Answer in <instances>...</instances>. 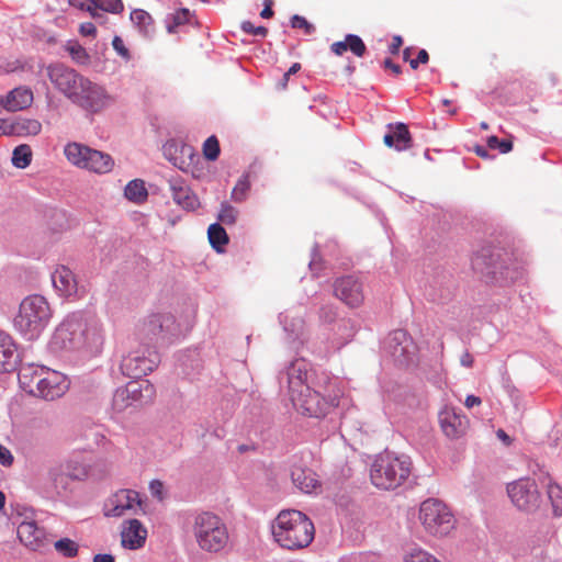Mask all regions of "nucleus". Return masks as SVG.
<instances>
[{
  "label": "nucleus",
  "instance_id": "62",
  "mask_svg": "<svg viewBox=\"0 0 562 562\" xmlns=\"http://www.w3.org/2000/svg\"><path fill=\"white\" fill-rule=\"evenodd\" d=\"M383 142L387 147H395L394 135L391 132L384 135Z\"/></svg>",
  "mask_w": 562,
  "mask_h": 562
},
{
  "label": "nucleus",
  "instance_id": "21",
  "mask_svg": "<svg viewBox=\"0 0 562 562\" xmlns=\"http://www.w3.org/2000/svg\"><path fill=\"white\" fill-rule=\"evenodd\" d=\"M18 537L26 548L34 551L48 543L45 530L35 521H22L18 527Z\"/></svg>",
  "mask_w": 562,
  "mask_h": 562
},
{
  "label": "nucleus",
  "instance_id": "44",
  "mask_svg": "<svg viewBox=\"0 0 562 562\" xmlns=\"http://www.w3.org/2000/svg\"><path fill=\"white\" fill-rule=\"evenodd\" d=\"M487 146L491 149H498L502 154H507L513 149V142L509 139H499L497 136L487 138Z\"/></svg>",
  "mask_w": 562,
  "mask_h": 562
},
{
  "label": "nucleus",
  "instance_id": "64",
  "mask_svg": "<svg viewBox=\"0 0 562 562\" xmlns=\"http://www.w3.org/2000/svg\"><path fill=\"white\" fill-rule=\"evenodd\" d=\"M393 339L397 341H402L403 339L406 340V333L402 330L395 331L393 335Z\"/></svg>",
  "mask_w": 562,
  "mask_h": 562
},
{
  "label": "nucleus",
  "instance_id": "23",
  "mask_svg": "<svg viewBox=\"0 0 562 562\" xmlns=\"http://www.w3.org/2000/svg\"><path fill=\"white\" fill-rule=\"evenodd\" d=\"M484 257V255L476 256L473 259V266L480 269L483 273L491 276L496 281H498L501 277V271L503 269L505 270L507 265H512V259L514 258L512 254L505 250H497L491 254L490 261L486 263V267L482 268L481 261Z\"/></svg>",
  "mask_w": 562,
  "mask_h": 562
},
{
  "label": "nucleus",
  "instance_id": "38",
  "mask_svg": "<svg viewBox=\"0 0 562 562\" xmlns=\"http://www.w3.org/2000/svg\"><path fill=\"white\" fill-rule=\"evenodd\" d=\"M65 48L77 64H87L89 61V54L78 42H68Z\"/></svg>",
  "mask_w": 562,
  "mask_h": 562
},
{
  "label": "nucleus",
  "instance_id": "60",
  "mask_svg": "<svg viewBox=\"0 0 562 562\" xmlns=\"http://www.w3.org/2000/svg\"><path fill=\"white\" fill-rule=\"evenodd\" d=\"M496 435L497 438L501 439L506 446L512 443L510 437L503 429H498Z\"/></svg>",
  "mask_w": 562,
  "mask_h": 562
},
{
  "label": "nucleus",
  "instance_id": "16",
  "mask_svg": "<svg viewBox=\"0 0 562 562\" xmlns=\"http://www.w3.org/2000/svg\"><path fill=\"white\" fill-rule=\"evenodd\" d=\"M87 475L86 469L77 461H65L53 465L48 476L56 488L66 490L70 481L82 480Z\"/></svg>",
  "mask_w": 562,
  "mask_h": 562
},
{
  "label": "nucleus",
  "instance_id": "45",
  "mask_svg": "<svg viewBox=\"0 0 562 562\" xmlns=\"http://www.w3.org/2000/svg\"><path fill=\"white\" fill-rule=\"evenodd\" d=\"M291 26L293 29H302L307 35L315 31V26L313 24H311L304 16L297 14L291 18Z\"/></svg>",
  "mask_w": 562,
  "mask_h": 562
},
{
  "label": "nucleus",
  "instance_id": "31",
  "mask_svg": "<svg viewBox=\"0 0 562 562\" xmlns=\"http://www.w3.org/2000/svg\"><path fill=\"white\" fill-rule=\"evenodd\" d=\"M33 153L29 145L22 144L14 148L12 153V165L19 169H25L32 162Z\"/></svg>",
  "mask_w": 562,
  "mask_h": 562
},
{
  "label": "nucleus",
  "instance_id": "59",
  "mask_svg": "<svg viewBox=\"0 0 562 562\" xmlns=\"http://www.w3.org/2000/svg\"><path fill=\"white\" fill-rule=\"evenodd\" d=\"M93 562H115L114 557L111 554H95L93 557Z\"/></svg>",
  "mask_w": 562,
  "mask_h": 562
},
{
  "label": "nucleus",
  "instance_id": "32",
  "mask_svg": "<svg viewBox=\"0 0 562 562\" xmlns=\"http://www.w3.org/2000/svg\"><path fill=\"white\" fill-rule=\"evenodd\" d=\"M131 21L144 34H148L153 29V19L145 10H133L131 12Z\"/></svg>",
  "mask_w": 562,
  "mask_h": 562
},
{
  "label": "nucleus",
  "instance_id": "8",
  "mask_svg": "<svg viewBox=\"0 0 562 562\" xmlns=\"http://www.w3.org/2000/svg\"><path fill=\"white\" fill-rule=\"evenodd\" d=\"M52 317L48 302L42 295L34 294L25 297L14 318L15 328L27 339L38 337Z\"/></svg>",
  "mask_w": 562,
  "mask_h": 562
},
{
  "label": "nucleus",
  "instance_id": "22",
  "mask_svg": "<svg viewBox=\"0 0 562 562\" xmlns=\"http://www.w3.org/2000/svg\"><path fill=\"white\" fill-rule=\"evenodd\" d=\"M173 323V316L169 313H153L143 321L139 330L145 337L154 339L168 331Z\"/></svg>",
  "mask_w": 562,
  "mask_h": 562
},
{
  "label": "nucleus",
  "instance_id": "42",
  "mask_svg": "<svg viewBox=\"0 0 562 562\" xmlns=\"http://www.w3.org/2000/svg\"><path fill=\"white\" fill-rule=\"evenodd\" d=\"M405 562H440L436 557L422 549H414L405 557Z\"/></svg>",
  "mask_w": 562,
  "mask_h": 562
},
{
  "label": "nucleus",
  "instance_id": "9",
  "mask_svg": "<svg viewBox=\"0 0 562 562\" xmlns=\"http://www.w3.org/2000/svg\"><path fill=\"white\" fill-rule=\"evenodd\" d=\"M418 518L425 531L435 537H445L456 527L450 508L436 498H428L420 504Z\"/></svg>",
  "mask_w": 562,
  "mask_h": 562
},
{
  "label": "nucleus",
  "instance_id": "19",
  "mask_svg": "<svg viewBox=\"0 0 562 562\" xmlns=\"http://www.w3.org/2000/svg\"><path fill=\"white\" fill-rule=\"evenodd\" d=\"M52 281L56 291L65 297H78L81 295L74 272L66 266H59L52 274Z\"/></svg>",
  "mask_w": 562,
  "mask_h": 562
},
{
  "label": "nucleus",
  "instance_id": "43",
  "mask_svg": "<svg viewBox=\"0 0 562 562\" xmlns=\"http://www.w3.org/2000/svg\"><path fill=\"white\" fill-rule=\"evenodd\" d=\"M337 330L340 334V344H345L350 340L355 335L352 322L350 319L342 318L336 324Z\"/></svg>",
  "mask_w": 562,
  "mask_h": 562
},
{
  "label": "nucleus",
  "instance_id": "30",
  "mask_svg": "<svg viewBox=\"0 0 562 562\" xmlns=\"http://www.w3.org/2000/svg\"><path fill=\"white\" fill-rule=\"evenodd\" d=\"M126 199L132 202L140 203L147 199V190L143 180L135 179L130 181L124 190Z\"/></svg>",
  "mask_w": 562,
  "mask_h": 562
},
{
  "label": "nucleus",
  "instance_id": "7",
  "mask_svg": "<svg viewBox=\"0 0 562 562\" xmlns=\"http://www.w3.org/2000/svg\"><path fill=\"white\" fill-rule=\"evenodd\" d=\"M411 472L412 462L408 457L383 452L371 464L370 480L375 487L389 491L401 486Z\"/></svg>",
  "mask_w": 562,
  "mask_h": 562
},
{
  "label": "nucleus",
  "instance_id": "34",
  "mask_svg": "<svg viewBox=\"0 0 562 562\" xmlns=\"http://www.w3.org/2000/svg\"><path fill=\"white\" fill-rule=\"evenodd\" d=\"M521 277H522V268H521L520 263L515 258H513L512 265H507L505 270L503 269L501 271V277L498 279V282L512 283Z\"/></svg>",
  "mask_w": 562,
  "mask_h": 562
},
{
  "label": "nucleus",
  "instance_id": "51",
  "mask_svg": "<svg viewBox=\"0 0 562 562\" xmlns=\"http://www.w3.org/2000/svg\"><path fill=\"white\" fill-rule=\"evenodd\" d=\"M189 14H190V12L188 9H182V10L177 11L173 15L175 24L180 25V24H184L186 22H188Z\"/></svg>",
  "mask_w": 562,
  "mask_h": 562
},
{
  "label": "nucleus",
  "instance_id": "54",
  "mask_svg": "<svg viewBox=\"0 0 562 562\" xmlns=\"http://www.w3.org/2000/svg\"><path fill=\"white\" fill-rule=\"evenodd\" d=\"M265 8L260 12V16L263 19H270L273 16L274 12L272 10V0H265Z\"/></svg>",
  "mask_w": 562,
  "mask_h": 562
},
{
  "label": "nucleus",
  "instance_id": "17",
  "mask_svg": "<svg viewBox=\"0 0 562 562\" xmlns=\"http://www.w3.org/2000/svg\"><path fill=\"white\" fill-rule=\"evenodd\" d=\"M147 538V529L138 519L123 521L121 528V544L130 550L144 547Z\"/></svg>",
  "mask_w": 562,
  "mask_h": 562
},
{
  "label": "nucleus",
  "instance_id": "2",
  "mask_svg": "<svg viewBox=\"0 0 562 562\" xmlns=\"http://www.w3.org/2000/svg\"><path fill=\"white\" fill-rule=\"evenodd\" d=\"M45 72L59 93L87 112L98 113L110 103V97L103 87L64 64H49L45 67Z\"/></svg>",
  "mask_w": 562,
  "mask_h": 562
},
{
  "label": "nucleus",
  "instance_id": "41",
  "mask_svg": "<svg viewBox=\"0 0 562 562\" xmlns=\"http://www.w3.org/2000/svg\"><path fill=\"white\" fill-rule=\"evenodd\" d=\"M249 189H250V182H249L248 176H243L237 181L236 186L233 188L232 199L235 202H243L246 199Z\"/></svg>",
  "mask_w": 562,
  "mask_h": 562
},
{
  "label": "nucleus",
  "instance_id": "12",
  "mask_svg": "<svg viewBox=\"0 0 562 562\" xmlns=\"http://www.w3.org/2000/svg\"><path fill=\"white\" fill-rule=\"evenodd\" d=\"M159 362L160 357L155 349H136L123 357L120 369L125 376L138 379L154 371Z\"/></svg>",
  "mask_w": 562,
  "mask_h": 562
},
{
  "label": "nucleus",
  "instance_id": "63",
  "mask_svg": "<svg viewBox=\"0 0 562 562\" xmlns=\"http://www.w3.org/2000/svg\"><path fill=\"white\" fill-rule=\"evenodd\" d=\"M7 128H9V124L5 120L0 119V135H9Z\"/></svg>",
  "mask_w": 562,
  "mask_h": 562
},
{
  "label": "nucleus",
  "instance_id": "37",
  "mask_svg": "<svg viewBox=\"0 0 562 562\" xmlns=\"http://www.w3.org/2000/svg\"><path fill=\"white\" fill-rule=\"evenodd\" d=\"M548 497L552 504L553 513L557 516L562 515V487L555 483L548 485Z\"/></svg>",
  "mask_w": 562,
  "mask_h": 562
},
{
  "label": "nucleus",
  "instance_id": "61",
  "mask_svg": "<svg viewBox=\"0 0 562 562\" xmlns=\"http://www.w3.org/2000/svg\"><path fill=\"white\" fill-rule=\"evenodd\" d=\"M416 58L420 64H427L429 60V55L427 50L420 49Z\"/></svg>",
  "mask_w": 562,
  "mask_h": 562
},
{
  "label": "nucleus",
  "instance_id": "6",
  "mask_svg": "<svg viewBox=\"0 0 562 562\" xmlns=\"http://www.w3.org/2000/svg\"><path fill=\"white\" fill-rule=\"evenodd\" d=\"M100 329L81 315L67 317L55 330L53 345L59 349H97L101 345Z\"/></svg>",
  "mask_w": 562,
  "mask_h": 562
},
{
  "label": "nucleus",
  "instance_id": "46",
  "mask_svg": "<svg viewBox=\"0 0 562 562\" xmlns=\"http://www.w3.org/2000/svg\"><path fill=\"white\" fill-rule=\"evenodd\" d=\"M113 49L120 55L123 59L130 60L131 54L128 48L125 46L124 41L120 36H114L112 41Z\"/></svg>",
  "mask_w": 562,
  "mask_h": 562
},
{
  "label": "nucleus",
  "instance_id": "20",
  "mask_svg": "<svg viewBox=\"0 0 562 562\" xmlns=\"http://www.w3.org/2000/svg\"><path fill=\"white\" fill-rule=\"evenodd\" d=\"M172 200L184 210L193 211L199 207L200 201L187 182L180 177L169 180Z\"/></svg>",
  "mask_w": 562,
  "mask_h": 562
},
{
  "label": "nucleus",
  "instance_id": "58",
  "mask_svg": "<svg viewBox=\"0 0 562 562\" xmlns=\"http://www.w3.org/2000/svg\"><path fill=\"white\" fill-rule=\"evenodd\" d=\"M460 362L462 366L467 367V368H471L473 366V357L470 352L465 351L461 358H460Z\"/></svg>",
  "mask_w": 562,
  "mask_h": 562
},
{
  "label": "nucleus",
  "instance_id": "36",
  "mask_svg": "<svg viewBox=\"0 0 562 562\" xmlns=\"http://www.w3.org/2000/svg\"><path fill=\"white\" fill-rule=\"evenodd\" d=\"M55 550L66 558H75L78 554L79 547L78 544L69 539L61 538L54 543Z\"/></svg>",
  "mask_w": 562,
  "mask_h": 562
},
{
  "label": "nucleus",
  "instance_id": "29",
  "mask_svg": "<svg viewBox=\"0 0 562 562\" xmlns=\"http://www.w3.org/2000/svg\"><path fill=\"white\" fill-rule=\"evenodd\" d=\"M387 128L394 135L396 150L401 151L412 147V136L406 124H389Z\"/></svg>",
  "mask_w": 562,
  "mask_h": 562
},
{
  "label": "nucleus",
  "instance_id": "27",
  "mask_svg": "<svg viewBox=\"0 0 562 562\" xmlns=\"http://www.w3.org/2000/svg\"><path fill=\"white\" fill-rule=\"evenodd\" d=\"M291 477L294 485L304 493H312L319 485L316 473L310 469L294 467Z\"/></svg>",
  "mask_w": 562,
  "mask_h": 562
},
{
  "label": "nucleus",
  "instance_id": "57",
  "mask_svg": "<svg viewBox=\"0 0 562 562\" xmlns=\"http://www.w3.org/2000/svg\"><path fill=\"white\" fill-rule=\"evenodd\" d=\"M383 65H384V67H385L386 69L392 70V72H393L394 75H396V76H397V75H400V74H401V71H402V70H401L400 65L394 64V63H393L391 59H389V58H386V59L383 61Z\"/></svg>",
  "mask_w": 562,
  "mask_h": 562
},
{
  "label": "nucleus",
  "instance_id": "10",
  "mask_svg": "<svg viewBox=\"0 0 562 562\" xmlns=\"http://www.w3.org/2000/svg\"><path fill=\"white\" fill-rule=\"evenodd\" d=\"M64 154L71 165L98 175L109 173L114 167V160L109 154L80 143H68Z\"/></svg>",
  "mask_w": 562,
  "mask_h": 562
},
{
  "label": "nucleus",
  "instance_id": "5",
  "mask_svg": "<svg viewBox=\"0 0 562 562\" xmlns=\"http://www.w3.org/2000/svg\"><path fill=\"white\" fill-rule=\"evenodd\" d=\"M19 382L29 394L46 401L61 397L69 389V381L65 374L37 366L22 368Z\"/></svg>",
  "mask_w": 562,
  "mask_h": 562
},
{
  "label": "nucleus",
  "instance_id": "49",
  "mask_svg": "<svg viewBox=\"0 0 562 562\" xmlns=\"http://www.w3.org/2000/svg\"><path fill=\"white\" fill-rule=\"evenodd\" d=\"M79 33L82 36L95 37L97 36V27L92 22H85V23L80 24Z\"/></svg>",
  "mask_w": 562,
  "mask_h": 562
},
{
  "label": "nucleus",
  "instance_id": "33",
  "mask_svg": "<svg viewBox=\"0 0 562 562\" xmlns=\"http://www.w3.org/2000/svg\"><path fill=\"white\" fill-rule=\"evenodd\" d=\"M210 244L216 249L221 248L228 243V236L225 229L217 223L211 224L207 229Z\"/></svg>",
  "mask_w": 562,
  "mask_h": 562
},
{
  "label": "nucleus",
  "instance_id": "39",
  "mask_svg": "<svg viewBox=\"0 0 562 562\" xmlns=\"http://www.w3.org/2000/svg\"><path fill=\"white\" fill-rule=\"evenodd\" d=\"M203 156L210 161H214L220 156V143L216 136H210L203 144Z\"/></svg>",
  "mask_w": 562,
  "mask_h": 562
},
{
  "label": "nucleus",
  "instance_id": "53",
  "mask_svg": "<svg viewBox=\"0 0 562 562\" xmlns=\"http://www.w3.org/2000/svg\"><path fill=\"white\" fill-rule=\"evenodd\" d=\"M402 44H403V40H402V37L400 35L393 36L392 43H391V45L389 47L390 53L392 55H397Z\"/></svg>",
  "mask_w": 562,
  "mask_h": 562
},
{
  "label": "nucleus",
  "instance_id": "13",
  "mask_svg": "<svg viewBox=\"0 0 562 562\" xmlns=\"http://www.w3.org/2000/svg\"><path fill=\"white\" fill-rule=\"evenodd\" d=\"M154 396L155 387L148 380H134L116 390L113 404L121 411L132 405L149 403Z\"/></svg>",
  "mask_w": 562,
  "mask_h": 562
},
{
  "label": "nucleus",
  "instance_id": "3",
  "mask_svg": "<svg viewBox=\"0 0 562 562\" xmlns=\"http://www.w3.org/2000/svg\"><path fill=\"white\" fill-rule=\"evenodd\" d=\"M271 530L274 541L288 550L308 547L315 535L312 520L295 509L280 512L272 522Z\"/></svg>",
  "mask_w": 562,
  "mask_h": 562
},
{
  "label": "nucleus",
  "instance_id": "40",
  "mask_svg": "<svg viewBox=\"0 0 562 562\" xmlns=\"http://www.w3.org/2000/svg\"><path fill=\"white\" fill-rule=\"evenodd\" d=\"M238 216V211L227 202H223L221 204V210L218 213V221L225 225L235 224Z\"/></svg>",
  "mask_w": 562,
  "mask_h": 562
},
{
  "label": "nucleus",
  "instance_id": "50",
  "mask_svg": "<svg viewBox=\"0 0 562 562\" xmlns=\"http://www.w3.org/2000/svg\"><path fill=\"white\" fill-rule=\"evenodd\" d=\"M69 4L72 8H76L81 11H86L90 14L92 11L91 1L90 0H69Z\"/></svg>",
  "mask_w": 562,
  "mask_h": 562
},
{
  "label": "nucleus",
  "instance_id": "25",
  "mask_svg": "<svg viewBox=\"0 0 562 562\" xmlns=\"http://www.w3.org/2000/svg\"><path fill=\"white\" fill-rule=\"evenodd\" d=\"M19 355L11 336L0 331V372H11L16 368Z\"/></svg>",
  "mask_w": 562,
  "mask_h": 562
},
{
  "label": "nucleus",
  "instance_id": "24",
  "mask_svg": "<svg viewBox=\"0 0 562 562\" xmlns=\"http://www.w3.org/2000/svg\"><path fill=\"white\" fill-rule=\"evenodd\" d=\"M33 92L27 87H18L0 98V105L9 112H16L31 106Z\"/></svg>",
  "mask_w": 562,
  "mask_h": 562
},
{
  "label": "nucleus",
  "instance_id": "4",
  "mask_svg": "<svg viewBox=\"0 0 562 562\" xmlns=\"http://www.w3.org/2000/svg\"><path fill=\"white\" fill-rule=\"evenodd\" d=\"M190 531L196 547L211 554L223 552L229 544V531L222 517L212 512H200L192 517Z\"/></svg>",
  "mask_w": 562,
  "mask_h": 562
},
{
  "label": "nucleus",
  "instance_id": "52",
  "mask_svg": "<svg viewBox=\"0 0 562 562\" xmlns=\"http://www.w3.org/2000/svg\"><path fill=\"white\" fill-rule=\"evenodd\" d=\"M150 492L154 496L161 499L162 498V491H164V484L160 481H153L149 485Z\"/></svg>",
  "mask_w": 562,
  "mask_h": 562
},
{
  "label": "nucleus",
  "instance_id": "26",
  "mask_svg": "<svg viewBox=\"0 0 562 562\" xmlns=\"http://www.w3.org/2000/svg\"><path fill=\"white\" fill-rule=\"evenodd\" d=\"M330 50L337 56H341L347 50H350L357 57H362L366 54L367 47L360 36L348 34L344 41L334 42L330 45Z\"/></svg>",
  "mask_w": 562,
  "mask_h": 562
},
{
  "label": "nucleus",
  "instance_id": "14",
  "mask_svg": "<svg viewBox=\"0 0 562 562\" xmlns=\"http://www.w3.org/2000/svg\"><path fill=\"white\" fill-rule=\"evenodd\" d=\"M334 294L351 308L361 306L364 301L363 284L352 276L337 279L334 283Z\"/></svg>",
  "mask_w": 562,
  "mask_h": 562
},
{
  "label": "nucleus",
  "instance_id": "55",
  "mask_svg": "<svg viewBox=\"0 0 562 562\" xmlns=\"http://www.w3.org/2000/svg\"><path fill=\"white\" fill-rule=\"evenodd\" d=\"M482 401L479 396L475 395H468L464 401V406L467 408H472L474 406L481 405Z\"/></svg>",
  "mask_w": 562,
  "mask_h": 562
},
{
  "label": "nucleus",
  "instance_id": "48",
  "mask_svg": "<svg viewBox=\"0 0 562 562\" xmlns=\"http://www.w3.org/2000/svg\"><path fill=\"white\" fill-rule=\"evenodd\" d=\"M13 461L14 458L11 451L7 447L0 445V463L4 467H10L12 465Z\"/></svg>",
  "mask_w": 562,
  "mask_h": 562
},
{
  "label": "nucleus",
  "instance_id": "47",
  "mask_svg": "<svg viewBox=\"0 0 562 562\" xmlns=\"http://www.w3.org/2000/svg\"><path fill=\"white\" fill-rule=\"evenodd\" d=\"M245 33L259 35L265 37L268 34V29L265 26H255L250 21H244L240 25Z\"/></svg>",
  "mask_w": 562,
  "mask_h": 562
},
{
  "label": "nucleus",
  "instance_id": "56",
  "mask_svg": "<svg viewBox=\"0 0 562 562\" xmlns=\"http://www.w3.org/2000/svg\"><path fill=\"white\" fill-rule=\"evenodd\" d=\"M106 12H103L101 10H92L90 12V15L92 19H94L98 23L100 24H104L106 23V15H105Z\"/></svg>",
  "mask_w": 562,
  "mask_h": 562
},
{
  "label": "nucleus",
  "instance_id": "1",
  "mask_svg": "<svg viewBox=\"0 0 562 562\" xmlns=\"http://www.w3.org/2000/svg\"><path fill=\"white\" fill-rule=\"evenodd\" d=\"M307 366L302 360L293 361L288 369L290 400L293 406L303 415L323 417L339 405L342 390L334 379L326 378L318 390H313L306 383Z\"/></svg>",
  "mask_w": 562,
  "mask_h": 562
},
{
  "label": "nucleus",
  "instance_id": "18",
  "mask_svg": "<svg viewBox=\"0 0 562 562\" xmlns=\"http://www.w3.org/2000/svg\"><path fill=\"white\" fill-rule=\"evenodd\" d=\"M439 423L443 434L451 439L461 437L468 427L467 417L457 413L452 407H445L440 412Z\"/></svg>",
  "mask_w": 562,
  "mask_h": 562
},
{
  "label": "nucleus",
  "instance_id": "35",
  "mask_svg": "<svg viewBox=\"0 0 562 562\" xmlns=\"http://www.w3.org/2000/svg\"><path fill=\"white\" fill-rule=\"evenodd\" d=\"M92 10H101L113 14L121 13L124 9L121 0H90Z\"/></svg>",
  "mask_w": 562,
  "mask_h": 562
},
{
  "label": "nucleus",
  "instance_id": "11",
  "mask_svg": "<svg viewBox=\"0 0 562 562\" xmlns=\"http://www.w3.org/2000/svg\"><path fill=\"white\" fill-rule=\"evenodd\" d=\"M506 491L512 504L527 514L536 513L543 503L538 484L531 477H521L508 483Z\"/></svg>",
  "mask_w": 562,
  "mask_h": 562
},
{
  "label": "nucleus",
  "instance_id": "15",
  "mask_svg": "<svg viewBox=\"0 0 562 562\" xmlns=\"http://www.w3.org/2000/svg\"><path fill=\"white\" fill-rule=\"evenodd\" d=\"M142 506L138 492L134 490H120L109 498L104 506L108 517H121L127 512H136Z\"/></svg>",
  "mask_w": 562,
  "mask_h": 562
},
{
  "label": "nucleus",
  "instance_id": "28",
  "mask_svg": "<svg viewBox=\"0 0 562 562\" xmlns=\"http://www.w3.org/2000/svg\"><path fill=\"white\" fill-rule=\"evenodd\" d=\"M42 131V123L35 119H19L9 124L7 132L9 135L16 136H36Z\"/></svg>",
  "mask_w": 562,
  "mask_h": 562
}]
</instances>
